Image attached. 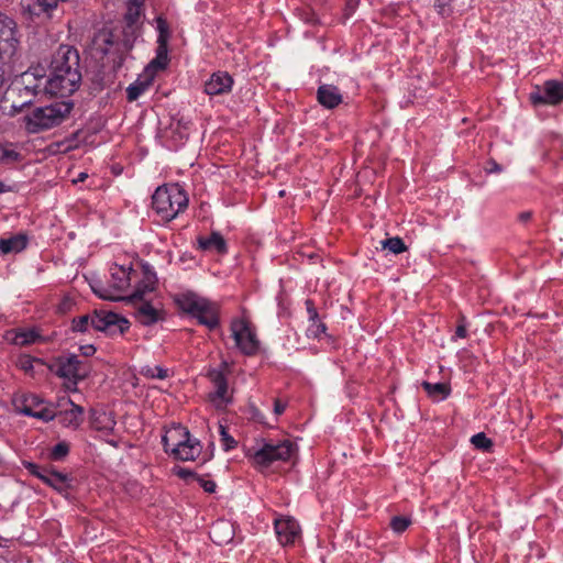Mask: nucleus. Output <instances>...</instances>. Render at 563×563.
<instances>
[{"instance_id": "obj_12", "label": "nucleus", "mask_w": 563, "mask_h": 563, "mask_svg": "<svg viewBox=\"0 0 563 563\" xmlns=\"http://www.w3.org/2000/svg\"><path fill=\"white\" fill-rule=\"evenodd\" d=\"M230 373V365L227 361H222L219 368L210 369L208 376L212 382L216 391L212 395V401L217 402V405H222L229 402L230 396L228 393V379L227 376Z\"/></svg>"}, {"instance_id": "obj_20", "label": "nucleus", "mask_w": 563, "mask_h": 563, "mask_svg": "<svg viewBox=\"0 0 563 563\" xmlns=\"http://www.w3.org/2000/svg\"><path fill=\"white\" fill-rule=\"evenodd\" d=\"M113 44L114 35L112 33V30L109 27H102L101 30L95 33L91 40V49L100 54V56L102 57L109 53Z\"/></svg>"}, {"instance_id": "obj_27", "label": "nucleus", "mask_w": 563, "mask_h": 563, "mask_svg": "<svg viewBox=\"0 0 563 563\" xmlns=\"http://www.w3.org/2000/svg\"><path fill=\"white\" fill-rule=\"evenodd\" d=\"M27 238L25 234H16L0 240V251L3 254L19 253L26 247Z\"/></svg>"}, {"instance_id": "obj_55", "label": "nucleus", "mask_w": 563, "mask_h": 563, "mask_svg": "<svg viewBox=\"0 0 563 563\" xmlns=\"http://www.w3.org/2000/svg\"><path fill=\"white\" fill-rule=\"evenodd\" d=\"M85 177H86V174H80L79 179H80V180H84V179H85Z\"/></svg>"}, {"instance_id": "obj_23", "label": "nucleus", "mask_w": 563, "mask_h": 563, "mask_svg": "<svg viewBox=\"0 0 563 563\" xmlns=\"http://www.w3.org/2000/svg\"><path fill=\"white\" fill-rule=\"evenodd\" d=\"M209 534L214 543L227 544L233 539L232 525L225 520H219L211 526Z\"/></svg>"}, {"instance_id": "obj_17", "label": "nucleus", "mask_w": 563, "mask_h": 563, "mask_svg": "<svg viewBox=\"0 0 563 563\" xmlns=\"http://www.w3.org/2000/svg\"><path fill=\"white\" fill-rule=\"evenodd\" d=\"M21 11L30 19L46 14L51 16V13L56 9L55 0H21Z\"/></svg>"}, {"instance_id": "obj_32", "label": "nucleus", "mask_w": 563, "mask_h": 563, "mask_svg": "<svg viewBox=\"0 0 563 563\" xmlns=\"http://www.w3.org/2000/svg\"><path fill=\"white\" fill-rule=\"evenodd\" d=\"M380 245L383 249H387L394 254H400L407 250L404 241L398 236L386 239L380 242Z\"/></svg>"}, {"instance_id": "obj_19", "label": "nucleus", "mask_w": 563, "mask_h": 563, "mask_svg": "<svg viewBox=\"0 0 563 563\" xmlns=\"http://www.w3.org/2000/svg\"><path fill=\"white\" fill-rule=\"evenodd\" d=\"M131 273L132 267L131 266H121L114 264L110 268V286L115 291H123L125 290L131 283Z\"/></svg>"}, {"instance_id": "obj_4", "label": "nucleus", "mask_w": 563, "mask_h": 563, "mask_svg": "<svg viewBox=\"0 0 563 563\" xmlns=\"http://www.w3.org/2000/svg\"><path fill=\"white\" fill-rule=\"evenodd\" d=\"M108 331L110 334H123L129 328V321L111 311H95L93 314H84L73 320V330L87 332L89 329Z\"/></svg>"}, {"instance_id": "obj_43", "label": "nucleus", "mask_w": 563, "mask_h": 563, "mask_svg": "<svg viewBox=\"0 0 563 563\" xmlns=\"http://www.w3.org/2000/svg\"><path fill=\"white\" fill-rule=\"evenodd\" d=\"M306 305H307V310H308L310 320L314 321L316 319H318V312H317L316 308L313 307L312 301L307 300Z\"/></svg>"}, {"instance_id": "obj_39", "label": "nucleus", "mask_w": 563, "mask_h": 563, "mask_svg": "<svg viewBox=\"0 0 563 563\" xmlns=\"http://www.w3.org/2000/svg\"><path fill=\"white\" fill-rule=\"evenodd\" d=\"M452 0H435V9L439 14L446 16L452 12Z\"/></svg>"}, {"instance_id": "obj_3", "label": "nucleus", "mask_w": 563, "mask_h": 563, "mask_svg": "<svg viewBox=\"0 0 563 563\" xmlns=\"http://www.w3.org/2000/svg\"><path fill=\"white\" fill-rule=\"evenodd\" d=\"M71 109L73 104L65 101L36 108L24 117L25 129L35 134L57 126L69 115Z\"/></svg>"}, {"instance_id": "obj_51", "label": "nucleus", "mask_w": 563, "mask_h": 563, "mask_svg": "<svg viewBox=\"0 0 563 563\" xmlns=\"http://www.w3.org/2000/svg\"><path fill=\"white\" fill-rule=\"evenodd\" d=\"M20 92H24L26 96L33 95V90L30 87H27V86H25L22 89H20Z\"/></svg>"}, {"instance_id": "obj_52", "label": "nucleus", "mask_w": 563, "mask_h": 563, "mask_svg": "<svg viewBox=\"0 0 563 563\" xmlns=\"http://www.w3.org/2000/svg\"><path fill=\"white\" fill-rule=\"evenodd\" d=\"M8 191L7 186L0 181V194Z\"/></svg>"}, {"instance_id": "obj_42", "label": "nucleus", "mask_w": 563, "mask_h": 563, "mask_svg": "<svg viewBox=\"0 0 563 563\" xmlns=\"http://www.w3.org/2000/svg\"><path fill=\"white\" fill-rule=\"evenodd\" d=\"M196 479L199 482L200 486L205 489V492L214 493L217 485L213 481H207L201 477H196Z\"/></svg>"}, {"instance_id": "obj_5", "label": "nucleus", "mask_w": 563, "mask_h": 563, "mask_svg": "<svg viewBox=\"0 0 563 563\" xmlns=\"http://www.w3.org/2000/svg\"><path fill=\"white\" fill-rule=\"evenodd\" d=\"M166 452L180 461H194L201 453L199 441L191 440L189 431L184 427H175L163 437Z\"/></svg>"}, {"instance_id": "obj_8", "label": "nucleus", "mask_w": 563, "mask_h": 563, "mask_svg": "<svg viewBox=\"0 0 563 563\" xmlns=\"http://www.w3.org/2000/svg\"><path fill=\"white\" fill-rule=\"evenodd\" d=\"M19 43L15 21L0 12V60H10L15 55Z\"/></svg>"}, {"instance_id": "obj_15", "label": "nucleus", "mask_w": 563, "mask_h": 563, "mask_svg": "<svg viewBox=\"0 0 563 563\" xmlns=\"http://www.w3.org/2000/svg\"><path fill=\"white\" fill-rule=\"evenodd\" d=\"M530 98L534 104H559L563 101V84L548 80L544 82L543 90L531 93Z\"/></svg>"}, {"instance_id": "obj_16", "label": "nucleus", "mask_w": 563, "mask_h": 563, "mask_svg": "<svg viewBox=\"0 0 563 563\" xmlns=\"http://www.w3.org/2000/svg\"><path fill=\"white\" fill-rule=\"evenodd\" d=\"M275 531L280 544L288 545L295 543L300 536V527L298 522L290 518H280L275 520Z\"/></svg>"}, {"instance_id": "obj_56", "label": "nucleus", "mask_w": 563, "mask_h": 563, "mask_svg": "<svg viewBox=\"0 0 563 563\" xmlns=\"http://www.w3.org/2000/svg\"><path fill=\"white\" fill-rule=\"evenodd\" d=\"M279 196H280V197H284V196H285V190H280V191H279Z\"/></svg>"}, {"instance_id": "obj_37", "label": "nucleus", "mask_w": 563, "mask_h": 563, "mask_svg": "<svg viewBox=\"0 0 563 563\" xmlns=\"http://www.w3.org/2000/svg\"><path fill=\"white\" fill-rule=\"evenodd\" d=\"M69 452V445L66 442L57 443L51 452V459L55 461H59L64 459Z\"/></svg>"}, {"instance_id": "obj_6", "label": "nucleus", "mask_w": 563, "mask_h": 563, "mask_svg": "<svg viewBox=\"0 0 563 563\" xmlns=\"http://www.w3.org/2000/svg\"><path fill=\"white\" fill-rule=\"evenodd\" d=\"M177 302L183 311L197 318L199 323L207 328L214 329L218 325V308L208 299L195 294H186L180 296Z\"/></svg>"}, {"instance_id": "obj_35", "label": "nucleus", "mask_w": 563, "mask_h": 563, "mask_svg": "<svg viewBox=\"0 0 563 563\" xmlns=\"http://www.w3.org/2000/svg\"><path fill=\"white\" fill-rule=\"evenodd\" d=\"M142 374L150 378L165 379L168 377V371L161 366H146L142 369Z\"/></svg>"}, {"instance_id": "obj_38", "label": "nucleus", "mask_w": 563, "mask_h": 563, "mask_svg": "<svg viewBox=\"0 0 563 563\" xmlns=\"http://www.w3.org/2000/svg\"><path fill=\"white\" fill-rule=\"evenodd\" d=\"M221 441L225 451L233 449L236 445L235 440L228 433L223 424H219Z\"/></svg>"}, {"instance_id": "obj_14", "label": "nucleus", "mask_w": 563, "mask_h": 563, "mask_svg": "<svg viewBox=\"0 0 563 563\" xmlns=\"http://www.w3.org/2000/svg\"><path fill=\"white\" fill-rule=\"evenodd\" d=\"M57 407L59 411L56 412L55 418H58L63 427L77 429L80 426L84 415L82 407L75 405L71 399L67 397L59 399Z\"/></svg>"}, {"instance_id": "obj_10", "label": "nucleus", "mask_w": 563, "mask_h": 563, "mask_svg": "<svg viewBox=\"0 0 563 563\" xmlns=\"http://www.w3.org/2000/svg\"><path fill=\"white\" fill-rule=\"evenodd\" d=\"M167 65L166 55L158 53L148 66L145 68L143 78H139L135 82L126 88V98L129 101H135L152 84L156 70L164 69Z\"/></svg>"}, {"instance_id": "obj_31", "label": "nucleus", "mask_w": 563, "mask_h": 563, "mask_svg": "<svg viewBox=\"0 0 563 563\" xmlns=\"http://www.w3.org/2000/svg\"><path fill=\"white\" fill-rule=\"evenodd\" d=\"M157 22V30L159 32V35H158V51H157V54L158 53H162L163 55L165 54L167 56V40L169 37V29H168V24L166 22V20H164L163 18H157L156 20Z\"/></svg>"}, {"instance_id": "obj_45", "label": "nucleus", "mask_w": 563, "mask_h": 563, "mask_svg": "<svg viewBox=\"0 0 563 563\" xmlns=\"http://www.w3.org/2000/svg\"><path fill=\"white\" fill-rule=\"evenodd\" d=\"M286 409V404L282 402L279 399L274 400V412L275 415H282Z\"/></svg>"}, {"instance_id": "obj_30", "label": "nucleus", "mask_w": 563, "mask_h": 563, "mask_svg": "<svg viewBox=\"0 0 563 563\" xmlns=\"http://www.w3.org/2000/svg\"><path fill=\"white\" fill-rule=\"evenodd\" d=\"M422 387L424 388L427 394L434 400L445 399L451 390L449 384L445 383L431 384L429 382H423Z\"/></svg>"}, {"instance_id": "obj_9", "label": "nucleus", "mask_w": 563, "mask_h": 563, "mask_svg": "<svg viewBox=\"0 0 563 563\" xmlns=\"http://www.w3.org/2000/svg\"><path fill=\"white\" fill-rule=\"evenodd\" d=\"M14 408L18 412L34 417L45 422L53 420L56 411L51 405H45L36 395H25L14 400Z\"/></svg>"}, {"instance_id": "obj_29", "label": "nucleus", "mask_w": 563, "mask_h": 563, "mask_svg": "<svg viewBox=\"0 0 563 563\" xmlns=\"http://www.w3.org/2000/svg\"><path fill=\"white\" fill-rule=\"evenodd\" d=\"M156 283L154 273H145L144 280L137 286L135 291L131 295V300H142L146 292L153 291Z\"/></svg>"}, {"instance_id": "obj_24", "label": "nucleus", "mask_w": 563, "mask_h": 563, "mask_svg": "<svg viewBox=\"0 0 563 563\" xmlns=\"http://www.w3.org/2000/svg\"><path fill=\"white\" fill-rule=\"evenodd\" d=\"M40 479L60 493L67 490L70 486V478L67 474L51 468L42 473Z\"/></svg>"}, {"instance_id": "obj_28", "label": "nucleus", "mask_w": 563, "mask_h": 563, "mask_svg": "<svg viewBox=\"0 0 563 563\" xmlns=\"http://www.w3.org/2000/svg\"><path fill=\"white\" fill-rule=\"evenodd\" d=\"M136 318L144 325H150L158 320V311L146 301H142L136 310Z\"/></svg>"}, {"instance_id": "obj_34", "label": "nucleus", "mask_w": 563, "mask_h": 563, "mask_svg": "<svg viewBox=\"0 0 563 563\" xmlns=\"http://www.w3.org/2000/svg\"><path fill=\"white\" fill-rule=\"evenodd\" d=\"M20 157V153L11 146L0 144V164L16 162Z\"/></svg>"}, {"instance_id": "obj_50", "label": "nucleus", "mask_w": 563, "mask_h": 563, "mask_svg": "<svg viewBox=\"0 0 563 563\" xmlns=\"http://www.w3.org/2000/svg\"><path fill=\"white\" fill-rule=\"evenodd\" d=\"M360 0H346V8L352 12L358 5Z\"/></svg>"}, {"instance_id": "obj_40", "label": "nucleus", "mask_w": 563, "mask_h": 563, "mask_svg": "<svg viewBox=\"0 0 563 563\" xmlns=\"http://www.w3.org/2000/svg\"><path fill=\"white\" fill-rule=\"evenodd\" d=\"M325 331L324 323L320 322L318 319L312 321V324L308 328V333L311 336H319L320 333H323Z\"/></svg>"}, {"instance_id": "obj_22", "label": "nucleus", "mask_w": 563, "mask_h": 563, "mask_svg": "<svg viewBox=\"0 0 563 563\" xmlns=\"http://www.w3.org/2000/svg\"><path fill=\"white\" fill-rule=\"evenodd\" d=\"M318 101L328 109H333L342 102V95L333 85H321L317 91Z\"/></svg>"}, {"instance_id": "obj_48", "label": "nucleus", "mask_w": 563, "mask_h": 563, "mask_svg": "<svg viewBox=\"0 0 563 563\" xmlns=\"http://www.w3.org/2000/svg\"><path fill=\"white\" fill-rule=\"evenodd\" d=\"M455 336L456 338H465L466 336V328L463 325V324H460L457 328H456V331H455Z\"/></svg>"}, {"instance_id": "obj_26", "label": "nucleus", "mask_w": 563, "mask_h": 563, "mask_svg": "<svg viewBox=\"0 0 563 563\" xmlns=\"http://www.w3.org/2000/svg\"><path fill=\"white\" fill-rule=\"evenodd\" d=\"M143 3L144 0H131L129 2L128 10L124 15L126 34L133 35L135 33V25L141 18Z\"/></svg>"}, {"instance_id": "obj_49", "label": "nucleus", "mask_w": 563, "mask_h": 563, "mask_svg": "<svg viewBox=\"0 0 563 563\" xmlns=\"http://www.w3.org/2000/svg\"><path fill=\"white\" fill-rule=\"evenodd\" d=\"M532 217V213L530 211H525V212H521L518 218L521 222H527L531 219Z\"/></svg>"}, {"instance_id": "obj_47", "label": "nucleus", "mask_w": 563, "mask_h": 563, "mask_svg": "<svg viewBox=\"0 0 563 563\" xmlns=\"http://www.w3.org/2000/svg\"><path fill=\"white\" fill-rule=\"evenodd\" d=\"M80 351L85 356H90L95 354L96 347L93 345H84L80 347Z\"/></svg>"}, {"instance_id": "obj_33", "label": "nucleus", "mask_w": 563, "mask_h": 563, "mask_svg": "<svg viewBox=\"0 0 563 563\" xmlns=\"http://www.w3.org/2000/svg\"><path fill=\"white\" fill-rule=\"evenodd\" d=\"M470 441L475 449L485 452L489 451L493 446V441L484 432L474 434Z\"/></svg>"}, {"instance_id": "obj_1", "label": "nucleus", "mask_w": 563, "mask_h": 563, "mask_svg": "<svg viewBox=\"0 0 563 563\" xmlns=\"http://www.w3.org/2000/svg\"><path fill=\"white\" fill-rule=\"evenodd\" d=\"M80 80L77 49L68 45H60L51 62L48 91L62 97L69 96L78 89Z\"/></svg>"}, {"instance_id": "obj_7", "label": "nucleus", "mask_w": 563, "mask_h": 563, "mask_svg": "<svg viewBox=\"0 0 563 563\" xmlns=\"http://www.w3.org/2000/svg\"><path fill=\"white\" fill-rule=\"evenodd\" d=\"M294 453L295 445L288 440L269 442L256 450L252 460L255 465L267 467L276 461H289Z\"/></svg>"}, {"instance_id": "obj_36", "label": "nucleus", "mask_w": 563, "mask_h": 563, "mask_svg": "<svg viewBox=\"0 0 563 563\" xmlns=\"http://www.w3.org/2000/svg\"><path fill=\"white\" fill-rule=\"evenodd\" d=\"M410 518L405 516H396L391 519L390 527L395 532L401 533L410 526Z\"/></svg>"}, {"instance_id": "obj_18", "label": "nucleus", "mask_w": 563, "mask_h": 563, "mask_svg": "<svg viewBox=\"0 0 563 563\" xmlns=\"http://www.w3.org/2000/svg\"><path fill=\"white\" fill-rule=\"evenodd\" d=\"M233 84L232 77L225 71H218L211 75L205 85V91L209 96L227 93L231 90Z\"/></svg>"}, {"instance_id": "obj_53", "label": "nucleus", "mask_w": 563, "mask_h": 563, "mask_svg": "<svg viewBox=\"0 0 563 563\" xmlns=\"http://www.w3.org/2000/svg\"><path fill=\"white\" fill-rule=\"evenodd\" d=\"M494 168H495V173H498L501 170L500 166L498 164L495 163L494 165Z\"/></svg>"}, {"instance_id": "obj_41", "label": "nucleus", "mask_w": 563, "mask_h": 563, "mask_svg": "<svg viewBox=\"0 0 563 563\" xmlns=\"http://www.w3.org/2000/svg\"><path fill=\"white\" fill-rule=\"evenodd\" d=\"M92 289H93L95 294L98 295L102 299L112 300V301L123 299L120 296H115V295L111 294V291L109 289H104V288L98 289L96 287H92Z\"/></svg>"}, {"instance_id": "obj_21", "label": "nucleus", "mask_w": 563, "mask_h": 563, "mask_svg": "<svg viewBox=\"0 0 563 563\" xmlns=\"http://www.w3.org/2000/svg\"><path fill=\"white\" fill-rule=\"evenodd\" d=\"M5 339L19 346H25L41 341L40 333L34 329H20L7 332Z\"/></svg>"}, {"instance_id": "obj_2", "label": "nucleus", "mask_w": 563, "mask_h": 563, "mask_svg": "<svg viewBox=\"0 0 563 563\" xmlns=\"http://www.w3.org/2000/svg\"><path fill=\"white\" fill-rule=\"evenodd\" d=\"M187 206V195L177 184L158 187L152 197V207L164 221L173 220Z\"/></svg>"}, {"instance_id": "obj_11", "label": "nucleus", "mask_w": 563, "mask_h": 563, "mask_svg": "<svg viewBox=\"0 0 563 563\" xmlns=\"http://www.w3.org/2000/svg\"><path fill=\"white\" fill-rule=\"evenodd\" d=\"M232 334L236 346L245 355H253L258 350V340L255 333L244 320H234L231 324Z\"/></svg>"}, {"instance_id": "obj_13", "label": "nucleus", "mask_w": 563, "mask_h": 563, "mask_svg": "<svg viewBox=\"0 0 563 563\" xmlns=\"http://www.w3.org/2000/svg\"><path fill=\"white\" fill-rule=\"evenodd\" d=\"M58 368L56 374L59 377L73 380L75 384L86 378L88 375L87 367L81 363L79 357L75 354L69 356H62L57 360Z\"/></svg>"}, {"instance_id": "obj_44", "label": "nucleus", "mask_w": 563, "mask_h": 563, "mask_svg": "<svg viewBox=\"0 0 563 563\" xmlns=\"http://www.w3.org/2000/svg\"><path fill=\"white\" fill-rule=\"evenodd\" d=\"M27 470L31 472V474L35 475L38 478H40V475H42V473H44L45 471H48V468H41L33 463H29Z\"/></svg>"}, {"instance_id": "obj_46", "label": "nucleus", "mask_w": 563, "mask_h": 563, "mask_svg": "<svg viewBox=\"0 0 563 563\" xmlns=\"http://www.w3.org/2000/svg\"><path fill=\"white\" fill-rule=\"evenodd\" d=\"M176 474L181 477V478H187L189 476H192V477H197L191 471L187 470V468H179L177 470Z\"/></svg>"}, {"instance_id": "obj_25", "label": "nucleus", "mask_w": 563, "mask_h": 563, "mask_svg": "<svg viewBox=\"0 0 563 563\" xmlns=\"http://www.w3.org/2000/svg\"><path fill=\"white\" fill-rule=\"evenodd\" d=\"M199 247L203 251H214L224 254L228 251L225 240L219 232H212L210 236L198 238Z\"/></svg>"}, {"instance_id": "obj_54", "label": "nucleus", "mask_w": 563, "mask_h": 563, "mask_svg": "<svg viewBox=\"0 0 563 563\" xmlns=\"http://www.w3.org/2000/svg\"><path fill=\"white\" fill-rule=\"evenodd\" d=\"M29 103H31V99L23 101V102L20 104V107H23V106L29 104Z\"/></svg>"}]
</instances>
